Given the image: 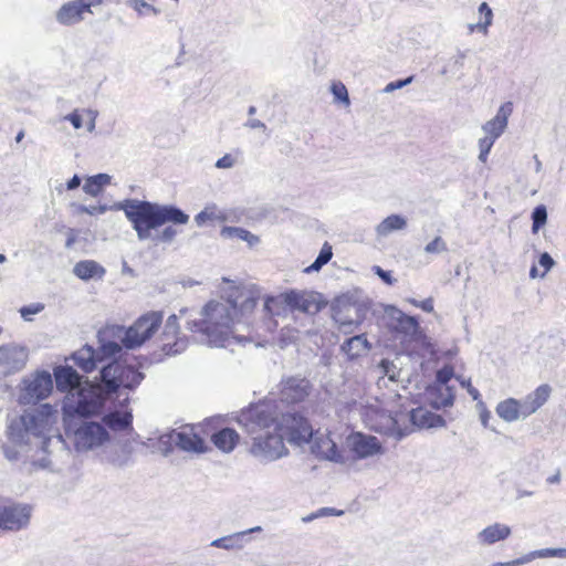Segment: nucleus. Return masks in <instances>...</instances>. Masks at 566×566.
<instances>
[{"label":"nucleus","instance_id":"f257e3e1","mask_svg":"<svg viewBox=\"0 0 566 566\" xmlns=\"http://www.w3.org/2000/svg\"><path fill=\"white\" fill-rule=\"evenodd\" d=\"M260 300V292L252 287L233 286L226 297L208 302L200 317L187 321V328L202 344L227 347L232 343L251 342L250 335H240L239 326L249 328L250 316Z\"/></svg>","mask_w":566,"mask_h":566},{"label":"nucleus","instance_id":"f03ea898","mask_svg":"<svg viewBox=\"0 0 566 566\" xmlns=\"http://www.w3.org/2000/svg\"><path fill=\"white\" fill-rule=\"evenodd\" d=\"M274 399H264L242 409L237 417L238 424L252 437L251 454L261 461H275L287 454L280 433L281 415Z\"/></svg>","mask_w":566,"mask_h":566},{"label":"nucleus","instance_id":"7ed1b4c3","mask_svg":"<svg viewBox=\"0 0 566 566\" xmlns=\"http://www.w3.org/2000/svg\"><path fill=\"white\" fill-rule=\"evenodd\" d=\"M78 210L91 216L103 214L108 210L124 211L139 241L151 239V231L164 224L178 226L189 222V214L175 205H160L138 199H125L115 202L112 207L81 205Z\"/></svg>","mask_w":566,"mask_h":566},{"label":"nucleus","instance_id":"20e7f679","mask_svg":"<svg viewBox=\"0 0 566 566\" xmlns=\"http://www.w3.org/2000/svg\"><path fill=\"white\" fill-rule=\"evenodd\" d=\"M57 418L59 412L53 406L40 405L11 419L7 428V437L14 444L35 447L48 452L52 438L62 440V436L55 428Z\"/></svg>","mask_w":566,"mask_h":566},{"label":"nucleus","instance_id":"39448f33","mask_svg":"<svg viewBox=\"0 0 566 566\" xmlns=\"http://www.w3.org/2000/svg\"><path fill=\"white\" fill-rule=\"evenodd\" d=\"M112 397L106 392L102 382L98 386L87 385L75 388L63 402L64 419L78 416L87 418L103 411L107 399Z\"/></svg>","mask_w":566,"mask_h":566},{"label":"nucleus","instance_id":"423d86ee","mask_svg":"<svg viewBox=\"0 0 566 566\" xmlns=\"http://www.w3.org/2000/svg\"><path fill=\"white\" fill-rule=\"evenodd\" d=\"M163 323L161 312H148L138 317L129 327L120 325L111 326V333L115 335L127 349H135L144 345L158 331Z\"/></svg>","mask_w":566,"mask_h":566},{"label":"nucleus","instance_id":"0eeeda50","mask_svg":"<svg viewBox=\"0 0 566 566\" xmlns=\"http://www.w3.org/2000/svg\"><path fill=\"white\" fill-rule=\"evenodd\" d=\"M66 434L72 438L77 452H87L104 446L109 440L105 426L97 421L81 420L72 423L64 419Z\"/></svg>","mask_w":566,"mask_h":566},{"label":"nucleus","instance_id":"6e6552de","mask_svg":"<svg viewBox=\"0 0 566 566\" xmlns=\"http://www.w3.org/2000/svg\"><path fill=\"white\" fill-rule=\"evenodd\" d=\"M101 382L111 397L120 389L134 390L144 380L145 375L130 365L112 361L102 367Z\"/></svg>","mask_w":566,"mask_h":566},{"label":"nucleus","instance_id":"1a4fd4ad","mask_svg":"<svg viewBox=\"0 0 566 566\" xmlns=\"http://www.w3.org/2000/svg\"><path fill=\"white\" fill-rule=\"evenodd\" d=\"M282 304H285L292 311L306 314H316L321 310L314 294L292 290L279 296H268L263 302V311L266 315H279V308Z\"/></svg>","mask_w":566,"mask_h":566},{"label":"nucleus","instance_id":"9d476101","mask_svg":"<svg viewBox=\"0 0 566 566\" xmlns=\"http://www.w3.org/2000/svg\"><path fill=\"white\" fill-rule=\"evenodd\" d=\"M53 389L52 376L46 370L25 376L20 385L19 402L22 405L36 403L45 399Z\"/></svg>","mask_w":566,"mask_h":566},{"label":"nucleus","instance_id":"9b49d317","mask_svg":"<svg viewBox=\"0 0 566 566\" xmlns=\"http://www.w3.org/2000/svg\"><path fill=\"white\" fill-rule=\"evenodd\" d=\"M280 433L283 443L286 439L290 442L302 444L310 442L313 429L304 417L293 412H283L281 415Z\"/></svg>","mask_w":566,"mask_h":566},{"label":"nucleus","instance_id":"f8f14e48","mask_svg":"<svg viewBox=\"0 0 566 566\" xmlns=\"http://www.w3.org/2000/svg\"><path fill=\"white\" fill-rule=\"evenodd\" d=\"M29 349L17 343L0 345V373L7 377L20 373L27 366Z\"/></svg>","mask_w":566,"mask_h":566},{"label":"nucleus","instance_id":"ddd939ff","mask_svg":"<svg viewBox=\"0 0 566 566\" xmlns=\"http://www.w3.org/2000/svg\"><path fill=\"white\" fill-rule=\"evenodd\" d=\"M159 340L164 356H174L186 350L188 339L186 336L180 335L178 316L176 314L167 318Z\"/></svg>","mask_w":566,"mask_h":566},{"label":"nucleus","instance_id":"4468645a","mask_svg":"<svg viewBox=\"0 0 566 566\" xmlns=\"http://www.w3.org/2000/svg\"><path fill=\"white\" fill-rule=\"evenodd\" d=\"M31 509L25 504H0V530L20 531L29 524Z\"/></svg>","mask_w":566,"mask_h":566},{"label":"nucleus","instance_id":"2eb2a0df","mask_svg":"<svg viewBox=\"0 0 566 566\" xmlns=\"http://www.w3.org/2000/svg\"><path fill=\"white\" fill-rule=\"evenodd\" d=\"M160 441L166 444H175L186 452L202 453L206 451L205 440L193 432L192 428L185 427L181 430H171L163 434Z\"/></svg>","mask_w":566,"mask_h":566},{"label":"nucleus","instance_id":"dca6fc26","mask_svg":"<svg viewBox=\"0 0 566 566\" xmlns=\"http://www.w3.org/2000/svg\"><path fill=\"white\" fill-rule=\"evenodd\" d=\"M102 0H73L64 3L55 13L56 21L62 25H74L85 19L86 13H92L91 8Z\"/></svg>","mask_w":566,"mask_h":566},{"label":"nucleus","instance_id":"f3484780","mask_svg":"<svg viewBox=\"0 0 566 566\" xmlns=\"http://www.w3.org/2000/svg\"><path fill=\"white\" fill-rule=\"evenodd\" d=\"M312 390L308 379L301 376H291L281 381V400L286 403H297L305 400Z\"/></svg>","mask_w":566,"mask_h":566},{"label":"nucleus","instance_id":"a211bd4d","mask_svg":"<svg viewBox=\"0 0 566 566\" xmlns=\"http://www.w3.org/2000/svg\"><path fill=\"white\" fill-rule=\"evenodd\" d=\"M346 446L357 459H366L382 453L379 440L369 434L354 432L346 438Z\"/></svg>","mask_w":566,"mask_h":566},{"label":"nucleus","instance_id":"6ab92c4d","mask_svg":"<svg viewBox=\"0 0 566 566\" xmlns=\"http://www.w3.org/2000/svg\"><path fill=\"white\" fill-rule=\"evenodd\" d=\"M512 113L513 103H503L499 107L495 116L482 125V130L485 134L484 136L492 139L493 142H496V139H499L505 132L509 124V117L512 115Z\"/></svg>","mask_w":566,"mask_h":566},{"label":"nucleus","instance_id":"aec40b11","mask_svg":"<svg viewBox=\"0 0 566 566\" xmlns=\"http://www.w3.org/2000/svg\"><path fill=\"white\" fill-rule=\"evenodd\" d=\"M262 532L261 526H254L252 528L237 532L211 542L212 547L222 548L226 551H238L242 549L250 542V534Z\"/></svg>","mask_w":566,"mask_h":566},{"label":"nucleus","instance_id":"412c9836","mask_svg":"<svg viewBox=\"0 0 566 566\" xmlns=\"http://www.w3.org/2000/svg\"><path fill=\"white\" fill-rule=\"evenodd\" d=\"M411 424L418 429L439 428L446 424L442 416L437 415L423 407L415 408L409 413Z\"/></svg>","mask_w":566,"mask_h":566},{"label":"nucleus","instance_id":"4be33fe9","mask_svg":"<svg viewBox=\"0 0 566 566\" xmlns=\"http://www.w3.org/2000/svg\"><path fill=\"white\" fill-rule=\"evenodd\" d=\"M511 527L503 523H493L476 534V541L481 545H493L505 541L511 536Z\"/></svg>","mask_w":566,"mask_h":566},{"label":"nucleus","instance_id":"5701e85b","mask_svg":"<svg viewBox=\"0 0 566 566\" xmlns=\"http://www.w3.org/2000/svg\"><path fill=\"white\" fill-rule=\"evenodd\" d=\"M380 422L377 424H373L371 429L381 434L392 437L396 440H401L410 433L408 428H401L398 423V420L388 413H381Z\"/></svg>","mask_w":566,"mask_h":566},{"label":"nucleus","instance_id":"b1692460","mask_svg":"<svg viewBox=\"0 0 566 566\" xmlns=\"http://www.w3.org/2000/svg\"><path fill=\"white\" fill-rule=\"evenodd\" d=\"M107 332L111 333V326L98 332L99 346L96 353L98 354L99 361L105 358L115 357L122 352L123 344L118 343L119 339L115 335H106Z\"/></svg>","mask_w":566,"mask_h":566},{"label":"nucleus","instance_id":"393cba45","mask_svg":"<svg viewBox=\"0 0 566 566\" xmlns=\"http://www.w3.org/2000/svg\"><path fill=\"white\" fill-rule=\"evenodd\" d=\"M72 359L84 373L93 371L99 361L98 354L90 345H85L81 349L76 350L72 355Z\"/></svg>","mask_w":566,"mask_h":566},{"label":"nucleus","instance_id":"a878e982","mask_svg":"<svg viewBox=\"0 0 566 566\" xmlns=\"http://www.w3.org/2000/svg\"><path fill=\"white\" fill-rule=\"evenodd\" d=\"M54 377L56 387L61 390H69L75 388L80 381L81 376L71 366H59L54 369Z\"/></svg>","mask_w":566,"mask_h":566},{"label":"nucleus","instance_id":"bb28decb","mask_svg":"<svg viewBox=\"0 0 566 566\" xmlns=\"http://www.w3.org/2000/svg\"><path fill=\"white\" fill-rule=\"evenodd\" d=\"M105 269L93 260L80 261L74 265L73 273L81 280L102 279L105 275Z\"/></svg>","mask_w":566,"mask_h":566},{"label":"nucleus","instance_id":"cd10ccee","mask_svg":"<svg viewBox=\"0 0 566 566\" xmlns=\"http://www.w3.org/2000/svg\"><path fill=\"white\" fill-rule=\"evenodd\" d=\"M370 349V344L364 334L355 335L346 339L342 345V350L349 359H355Z\"/></svg>","mask_w":566,"mask_h":566},{"label":"nucleus","instance_id":"c85d7f7f","mask_svg":"<svg viewBox=\"0 0 566 566\" xmlns=\"http://www.w3.org/2000/svg\"><path fill=\"white\" fill-rule=\"evenodd\" d=\"M220 235L226 240L244 241L250 248L260 243L258 235L241 227L226 226L221 229Z\"/></svg>","mask_w":566,"mask_h":566},{"label":"nucleus","instance_id":"c756f323","mask_svg":"<svg viewBox=\"0 0 566 566\" xmlns=\"http://www.w3.org/2000/svg\"><path fill=\"white\" fill-rule=\"evenodd\" d=\"M213 444L223 452H231L239 441V434L234 429L223 428L212 434Z\"/></svg>","mask_w":566,"mask_h":566},{"label":"nucleus","instance_id":"7c9ffc66","mask_svg":"<svg viewBox=\"0 0 566 566\" xmlns=\"http://www.w3.org/2000/svg\"><path fill=\"white\" fill-rule=\"evenodd\" d=\"M397 322V329L400 332L412 335L417 332L419 324L416 317L405 314L402 311L395 306H389L386 311Z\"/></svg>","mask_w":566,"mask_h":566},{"label":"nucleus","instance_id":"2f4dec72","mask_svg":"<svg viewBox=\"0 0 566 566\" xmlns=\"http://www.w3.org/2000/svg\"><path fill=\"white\" fill-rule=\"evenodd\" d=\"M133 416L129 411H111L103 417V424L112 430L119 431L132 428Z\"/></svg>","mask_w":566,"mask_h":566},{"label":"nucleus","instance_id":"473e14b6","mask_svg":"<svg viewBox=\"0 0 566 566\" xmlns=\"http://www.w3.org/2000/svg\"><path fill=\"white\" fill-rule=\"evenodd\" d=\"M496 415L506 422H514L522 418L520 400L507 398L500 401L495 408Z\"/></svg>","mask_w":566,"mask_h":566},{"label":"nucleus","instance_id":"72a5a7b5","mask_svg":"<svg viewBox=\"0 0 566 566\" xmlns=\"http://www.w3.org/2000/svg\"><path fill=\"white\" fill-rule=\"evenodd\" d=\"M407 227V220L400 214H390L385 218L377 227L378 237H387L394 231L403 230Z\"/></svg>","mask_w":566,"mask_h":566},{"label":"nucleus","instance_id":"f704fd0d","mask_svg":"<svg viewBox=\"0 0 566 566\" xmlns=\"http://www.w3.org/2000/svg\"><path fill=\"white\" fill-rule=\"evenodd\" d=\"M454 391L450 386L438 387L434 392L431 394V406L434 409H443L453 406Z\"/></svg>","mask_w":566,"mask_h":566},{"label":"nucleus","instance_id":"c9c22d12","mask_svg":"<svg viewBox=\"0 0 566 566\" xmlns=\"http://www.w3.org/2000/svg\"><path fill=\"white\" fill-rule=\"evenodd\" d=\"M111 180L112 177L107 174L90 176L83 185V190L92 197H97L103 191V188L111 184Z\"/></svg>","mask_w":566,"mask_h":566},{"label":"nucleus","instance_id":"e433bc0d","mask_svg":"<svg viewBox=\"0 0 566 566\" xmlns=\"http://www.w3.org/2000/svg\"><path fill=\"white\" fill-rule=\"evenodd\" d=\"M332 256H333L332 247L328 245V243H325L323 245V248L321 249L315 261L310 266H307L305 269V272L311 273V272L319 271L322 269V266H324L325 264H327L331 261Z\"/></svg>","mask_w":566,"mask_h":566},{"label":"nucleus","instance_id":"4c0bfd02","mask_svg":"<svg viewBox=\"0 0 566 566\" xmlns=\"http://www.w3.org/2000/svg\"><path fill=\"white\" fill-rule=\"evenodd\" d=\"M527 562H532L536 558H547V557H557V558H566V548H542L530 552L526 554Z\"/></svg>","mask_w":566,"mask_h":566},{"label":"nucleus","instance_id":"58836bf2","mask_svg":"<svg viewBox=\"0 0 566 566\" xmlns=\"http://www.w3.org/2000/svg\"><path fill=\"white\" fill-rule=\"evenodd\" d=\"M532 232L537 233L547 222V209L544 205L536 206L531 214Z\"/></svg>","mask_w":566,"mask_h":566},{"label":"nucleus","instance_id":"ea45409f","mask_svg":"<svg viewBox=\"0 0 566 566\" xmlns=\"http://www.w3.org/2000/svg\"><path fill=\"white\" fill-rule=\"evenodd\" d=\"M552 392V388L549 385H541L534 391L528 394L527 396L534 402V407L539 409L549 398Z\"/></svg>","mask_w":566,"mask_h":566},{"label":"nucleus","instance_id":"a19ab883","mask_svg":"<svg viewBox=\"0 0 566 566\" xmlns=\"http://www.w3.org/2000/svg\"><path fill=\"white\" fill-rule=\"evenodd\" d=\"M479 13L484 17V22H479L475 25H470V30L478 29L479 31L486 33L488 28L492 24L493 11L486 2H482L479 6Z\"/></svg>","mask_w":566,"mask_h":566},{"label":"nucleus","instance_id":"79ce46f5","mask_svg":"<svg viewBox=\"0 0 566 566\" xmlns=\"http://www.w3.org/2000/svg\"><path fill=\"white\" fill-rule=\"evenodd\" d=\"M127 6L134 9L139 17L147 14L158 15L160 13L158 8L147 3L145 0H128Z\"/></svg>","mask_w":566,"mask_h":566},{"label":"nucleus","instance_id":"37998d69","mask_svg":"<svg viewBox=\"0 0 566 566\" xmlns=\"http://www.w3.org/2000/svg\"><path fill=\"white\" fill-rule=\"evenodd\" d=\"M331 91L336 101L344 103L345 105H349V96L346 86L342 82H335L331 86Z\"/></svg>","mask_w":566,"mask_h":566},{"label":"nucleus","instance_id":"c03bdc74","mask_svg":"<svg viewBox=\"0 0 566 566\" xmlns=\"http://www.w3.org/2000/svg\"><path fill=\"white\" fill-rule=\"evenodd\" d=\"M324 458L335 463L345 462V458L339 451L337 444L333 441H329L328 448L324 451Z\"/></svg>","mask_w":566,"mask_h":566},{"label":"nucleus","instance_id":"a18cd8bd","mask_svg":"<svg viewBox=\"0 0 566 566\" xmlns=\"http://www.w3.org/2000/svg\"><path fill=\"white\" fill-rule=\"evenodd\" d=\"M494 143L495 142H493L492 139H490L485 136L479 139L478 145H479V150H480V154H479L480 161L486 163L489 154H490Z\"/></svg>","mask_w":566,"mask_h":566},{"label":"nucleus","instance_id":"49530a36","mask_svg":"<svg viewBox=\"0 0 566 566\" xmlns=\"http://www.w3.org/2000/svg\"><path fill=\"white\" fill-rule=\"evenodd\" d=\"M454 371L451 366H444L437 371L436 380L439 387L448 386V382L453 378Z\"/></svg>","mask_w":566,"mask_h":566},{"label":"nucleus","instance_id":"de8ad7c7","mask_svg":"<svg viewBox=\"0 0 566 566\" xmlns=\"http://www.w3.org/2000/svg\"><path fill=\"white\" fill-rule=\"evenodd\" d=\"M43 310H44V305L43 304H41V303H33V304H30V305L21 307L20 308V314H21V317L24 321H31L32 319V317H31L32 315L39 314Z\"/></svg>","mask_w":566,"mask_h":566},{"label":"nucleus","instance_id":"09e8293b","mask_svg":"<svg viewBox=\"0 0 566 566\" xmlns=\"http://www.w3.org/2000/svg\"><path fill=\"white\" fill-rule=\"evenodd\" d=\"M448 250L447 243L441 237H436L424 247L427 253H441Z\"/></svg>","mask_w":566,"mask_h":566},{"label":"nucleus","instance_id":"8fccbe9b","mask_svg":"<svg viewBox=\"0 0 566 566\" xmlns=\"http://www.w3.org/2000/svg\"><path fill=\"white\" fill-rule=\"evenodd\" d=\"M177 234L178 231L172 226H167L163 229L160 233H158L153 239L158 242L170 243L171 241H174Z\"/></svg>","mask_w":566,"mask_h":566},{"label":"nucleus","instance_id":"3c124183","mask_svg":"<svg viewBox=\"0 0 566 566\" xmlns=\"http://www.w3.org/2000/svg\"><path fill=\"white\" fill-rule=\"evenodd\" d=\"M538 264L544 269L543 273H541V277H544L553 269L555 261L548 252H543L538 256Z\"/></svg>","mask_w":566,"mask_h":566},{"label":"nucleus","instance_id":"603ef678","mask_svg":"<svg viewBox=\"0 0 566 566\" xmlns=\"http://www.w3.org/2000/svg\"><path fill=\"white\" fill-rule=\"evenodd\" d=\"M520 413L522 416V419L527 418L528 416L533 415L538 410L536 407H534V402L530 399L528 396H526L523 400H520Z\"/></svg>","mask_w":566,"mask_h":566},{"label":"nucleus","instance_id":"864d4df0","mask_svg":"<svg viewBox=\"0 0 566 566\" xmlns=\"http://www.w3.org/2000/svg\"><path fill=\"white\" fill-rule=\"evenodd\" d=\"M214 218H216V213H214L213 209L207 207L202 211H200L198 214H196L195 222L197 223V226L201 227L208 220H213Z\"/></svg>","mask_w":566,"mask_h":566},{"label":"nucleus","instance_id":"5fc2aeb1","mask_svg":"<svg viewBox=\"0 0 566 566\" xmlns=\"http://www.w3.org/2000/svg\"><path fill=\"white\" fill-rule=\"evenodd\" d=\"M373 271L382 282L388 285H392L396 282V280L391 276V273L381 269L379 265H374Z\"/></svg>","mask_w":566,"mask_h":566},{"label":"nucleus","instance_id":"6e6d98bb","mask_svg":"<svg viewBox=\"0 0 566 566\" xmlns=\"http://www.w3.org/2000/svg\"><path fill=\"white\" fill-rule=\"evenodd\" d=\"M235 164V159L230 154H226L216 161V167L219 169L232 168Z\"/></svg>","mask_w":566,"mask_h":566},{"label":"nucleus","instance_id":"4d7b16f0","mask_svg":"<svg viewBox=\"0 0 566 566\" xmlns=\"http://www.w3.org/2000/svg\"><path fill=\"white\" fill-rule=\"evenodd\" d=\"M63 119L70 122L75 129H80L83 126V120L77 109L65 115Z\"/></svg>","mask_w":566,"mask_h":566},{"label":"nucleus","instance_id":"13d9d810","mask_svg":"<svg viewBox=\"0 0 566 566\" xmlns=\"http://www.w3.org/2000/svg\"><path fill=\"white\" fill-rule=\"evenodd\" d=\"M411 82H412V76H409L405 80L394 81V82L388 83L384 91L386 93H390L395 90L402 88L403 86L410 84Z\"/></svg>","mask_w":566,"mask_h":566},{"label":"nucleus","instance_id":"bf43d9fd","mask_svg":"<svg viewBox=\"0 0 566 566\" xmlns=\"http://www.w3.org/2000/svg\"><path fill=\"white\" fill-rule=\"evenodd\" d=\"M527 556L526 554L518 557V558H515L513 560H510V562H496L494 564H492V566H521V565H524V564H527Z\"/></svg>","mask_w":566,"mask_h":566},{"label":"nucleus","instance_id":"052dcab7","mask_svg":"<svg viewBox=\"0 0 566 566\" xmlns=\"http://www.w3.org/2000/svg\"><path fill=\"white\" fill-rule=\"evenodd\" d=\"M318 510H319L321 517H325V516H342L344 514V511L337 510V509H334V507H321Z\"/></svg>","mask_w":566,"mask_h":566},{"label":"nucleus","instance_id":"680f3d73","mask_svg":"<svg viewBox=\"0 0 566 566\" xmlns=\"http://www.w3.org/2000/svg\"><path fill=\"white\" fill-rule=\"evenodd\" d=\"M2 449L4 457L9 461H17L19 459V452L14 448L4 444Z\"/></svg>","mask_w":566,"mask_h":566},{"label":"nucleus","instance_id":"e2e57ef3","mask_svg":"<svg viewBox=\"0 0 566 566\" xmlns=\"http://www.w3.org/2000/svg\"><path fill=\"white\" fill-rule=\"evenodd\" d=\"M245 127H249V128H252V129H262V130H266V125L259 120V119H255V118H252V119H249L245 124H244Z\"/></svg>","mask_w":566,"mask_h":566},{"label":"nucleus","instance_id":"0e129e2a","mask_svg":"<svg viewBox=\"0 0 566 566\" xmlns=\"http://www.w3.org/2000/svg\"><path fill=\"white\" fill-rule=\"evenodd\" d=\"M82 179L78 175H74L67 182H66V189L67 190H75L81 186Z\"/></svg>","mask_w":566,"mask_h":566},{"label":"nucleus","instance_id":"69168bd1","mask_svg":"<svg viewBox=\"0 0 566 566\" xmlns=\"http://www.w3.org/2000/svg\"><path fill=\"white\" fill-rule=\"evenodd\" d=\"M422 311L427 313L433 312V300L431 297L421 301L418 305Z\"/></svg>","mask_w":566,"mask_h":566},{"label":"nucleus","instance_id":"338daca9","mask_svg":"<svg viewBox=\"0 0 566 566\" xmlns=\"http://www.w3.org/2000/svg\"><path fill=\"white\" fill-rule=\"evenodd\" d=\"M468 394L472 397L473 400H479L481 395L480 391L471 385V381H468Z\"/></svg>","mask_w":566,"mask_h":566},{"label":"nucleus","instance_id":"774afa93","mask_svg":"<svg viewBox=\"0 0 566 566\" xmlns=\"http://www.w3.org/2000/svg\"><path fill=\"white\" fill-rule=\"evenodd\" d=\"M465 56L467 53L464 51H458V54L454 59V65H457L458 67H463Z\"/></svg>","mask_w":566,"mask_h":566}]
</instances>
